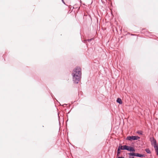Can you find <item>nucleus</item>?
<instances>
[{
	"label": "nucleus",
	"instance_id": "f257e3e1",
	"mask_svg": "<svg viewBox=\"0 0 158 158\" xmlns=\"http://www.w3.org/2000/svg\"><path fill=\"white\" fill-rule=\"evenodd\" d=\"M72 75L74 82L76 84H78L81 77V69L79 67H76L75 69H73Z\"/></svg>",
	"mask_w": 158,
	"mask_h": 158
},
{
	"label": "nucleus",
	"instance_id": "f03ea898",
	"mask_svg": "<svg viewBox=\"0 0 158 158\" xmlns=\"http://www.w3.org/2000/svg\"><path fill=\"white\" fill-rule=\"evenodd\" d=\"M118 148L120 150H127L130 152H135V148L131 146H129L127 145H122L120 144Z\"/></svg>",
	"mask_w": 158,
	"mask_h": 158
},
{
	"label": "nucleus",
	"instance_id": "7ed1b4c3",
	"mask_svg": "<svg viewBox=\"0 0 158 158\" xmlns=\"http://www.w3.org/2000/svg\"><path fill=\"white\" fill-rule=\"evenodd\" d=\"M140 139V137L137 136H128L127 138V139L129 140H135Z\"/></svg>",
	"mask_w": 158,
	"mask_h": 158
},
{
	"label": "nucleus",
	"instance_id": "20e7f679",
	"mask_svg": "<svg viewBox=\"0 0 158 158\" xmlns=\"http://www.w3.org/2000/svg\"><path fill=\"white\" fill-rule=\"evenodd\" d=\"M150 141L151 142L152 144H153V146L157 145L156 143V140L154 138H151Z\"/></svg>",
	"mask_w": 158,
	"mask_h": 158
},
{
	"label": "nucleus",
	"instance_id": "39448f33",
	"mask_svg": "<svg viewBox=\"0 0 158 158\" xmlns=\"http://www.w3.org/2000/svg\"><path fill=\"white\" fill-rule=\"evenodd\" d=\"M154 147L155 148L156 155H158V145H154Z\"/></svg>",
	"mask_w": 158,
	"mask_h": 158
},
{
	"label": "nucleus",
	"instance_id": "423d86ee",
	"mask_svg": "<svg viewBox=\"0 0 158 158\" xmlns=\"http://www.w3.org/2000/svg\"><path fill=\"white\" fill-rule=\"evenodd\" d=\"M116 102L117 103H119V104H122L123 103V102L122 101V100L121 98H118L116 100Z\"/></svg>",
	"mask_w": 158,
	"mask_h": 158
},
{
	"label": "nucleus",
	"instance_id": "0eeeda50",
	"mask_svg": "<svg viewBox=\"0 0 158 158\" xmlns=\"http://www.w3.org/2000/svg\"><path fill=\"white\" fill-rule=\"evenodd\" d=\"M121 150L118 148L117 153V157L119 156L121 153Z\"/></svg>",
	"mask_w": 158,
	"mask_h": 158
},
{
	"label": "nucleus",
	"instance_id": "6e6552de",
	"mask_svg": "<svg viewBox=\"0 0 158 158\" xmlns=\"http://www.w3.org/2000/svg\"><path fill=\"white\" fill-rule=\"evenodd\" d=\"M128 155L130 156H135V152H130L128 153Z\"/></svg>",
	"mask_w": 158,
	"mask_h": 158
},
{
	"label": "nucleus",
	"instance_id": "1a4fd4ad",
	"mask_svg": "<svg viewBox=\"0 0 158 158\" xmlns=\"http://www.w3.org/2000/svg\"><path fill=\"white\" fill-rule=\"evenodd\" d=\"M145 151L148 153L150 154L151 153V151L149 148H146L145 149Z\"/></svg>",
	"mask_w": 158,
	"mask_h": 158
},
{
	"label": "nucleus",
	"instance_id": "9d476101",
	"mask_svg": "<svg viewBox=\"0 0 158 158\" xmlns=\"http://www.w3.org/2000/svg\"><path fill=\"white\" fill-rule=\"evenodd\" d=\"M137 133L140 134V135H142V131H138L136 132Z\"/></svg>",
	"mask_w": 158,
	"mask_h": 158
},
{
	"label": "nucleus",
	"instance_id": "9b49d317",
	"mask_svg": "<svg viewBox=\"0 0 158 158\" xmlns=\"http://www.w3.org/2000/svg\"><path fill=\"white\" fill-rule=\"evenodd\" d=\"M139 156V157H144L145 156V155L144 154H140Z\"/></svg>",
	"mask_w": 158,
	"mask_h": 158
},
{
	"label": "nucleus",
	"instance_id": "f8f14e48",
	"mask_svg": "<svg viewBox=\"0 0 158 158\" xmlns=\"http://www.w3.org/2000/svg\"><path fill=\"white\" fill-rule=\"evenodd\" d=\"M140 154L135 153V156L139 157Z\"/></svg>",
	"mask_w": 158,
	"mask_h": 158
},
{
	"label": "nucleus",
	"instance_id": "ddd939ff",
	"mask_svg": "<svg viewBox=\"0 0 158 158\" xmlns=\"http://www.w3.org/2000/svg\"><path fill=\"white\" fill-rule=\"evenodd\" d=\"M117 158H124V157H122V156H121V157H120V156H118L117 157Z\"/></svg>",
	"mask_w": 158,
	"mask_h": 158
},
{
	"label": "nucleus",
	"instance_id": "4468645a",
	"mask_svg": "<svg viewBox=\"0 0 158 158\" xmlns=\"http://www.w3.org/2000/svg\"><path fill=\"white\" fill-rule=\"evenodd\" d=\"M92 40V39H88L87 40V41H88V42H89V41H90L91 40Z\"/></svg>",
	"mask_w": 158,
	"mask_h": 158
},
{
	"label": "nucleus",
	"instance_id": "2eb2a0df",
	"mask_svg": "<svg viewBox=\"0 0 158 158\" xmlns=\"http://www.w3.org/2000/svg\"><path fill=\"white\" fill-rule=\"evenodd\" d=\"M129 158H134V157L133 156L131 157V156H130Z\"/></svg>",
	"mask_w": 158,
	"mask_h": 158
},
{
	"label": "nucleus",
	"instance_id": "dca6fc26",
	"mask_svg": "<svg viewBox=\"0 0 158 158\" xmlns=\"http://www.w3.org/2000/svg\"><path fill=\"white\" fill-rule=\"evenodd\" d=\"M62 1V2L64 4H65V3L64 2V0H61Z\"/></svg>",
	"mask_w": 158,
	"mask_h": 158
},
{
	"label": "nucleus",
	"instance_id": "f3484780",
	"mask_svg": "<svg viewBox=\"0 0 158 158\" xmlns=\"http://www.w3.org/2000/svg\"><path fill=\"white\" fill-rule=\"evenodd\" d=\"M66 105H67V104H64V105H63V106H66Z\"/></svg>",
	"mask_w": 158,
	"mask_h": 158
},
{
	"label": "nucleus",
	"instance_id": "a211bd4d",
	"mask_svg": "<svg viewBox=\"0 0 158 158\" xmlns=\"http://www.w3.org/2000/svg\"><path fill=\"white\" fill-rule=\"evenodd\" d=\"M66 105H67V104H64V105H63V106H66Z\"/></svg>",
	"mask_w": 158,
	"mask_h": 158
}]
</instances>
